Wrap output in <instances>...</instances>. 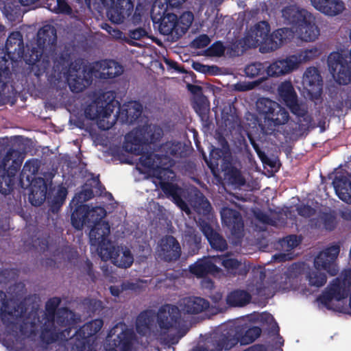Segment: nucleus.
Returning a JSON list of instances; mask_svg holds the SVG:
<instances>
[{
  "mask_svg": "<svg viewBox=\"0 0 351 351\" xmlns=\"http://www.w3.org/2000/svg\"><path fill=\"white\" fill-rule=\"evenodd\" d=\"M106 215V210L101 206L90 208L88 206V219L87 226H91L95 223L103 222L102 220Z\"/></svg>",
  "mask_w": 351,
  "mask_h": 351,
  "instance_id": "47",
  "label": "nucleus"
},
{
  "mask_svg": "<svg viewBox=\"0 0 351 351\" xmlns=\"http://www.w3.org/2000/svg\"><path fill=\"white\" fill-rule=\"evenodd\" d=\"M348 177L340 175L335 176L332 184L336 193L342 201L351 204V173H348Z\"/></svg>",
  "mask_w": 351,
  "mask_h": 351,
  "instance_id": "31",
  "label": "nucleus"
},
{
  "mask_svg": "<svg viewBox=\"0 0 351 351\" xmlns=\"http://www.w3.org/2000/svg\"><path fill=\"white\" fill-rule=\"evenodd\" d=\"M190 272L197 278H203L208 274H215L219 272L220 269L212 261L209 257L198 259L195 263L189 266Z\"/></svg>",
  "mask_w": 351,
  "mask_h": 351,
  "instance_id": "26",
  "label": "nucleus"
},
{
  "mask_svg": "<svg viewBox=\"0 0 351 351\" xmlns=\"http://www.w3.org/2000/svg\"><path fill=\"white\" fill-rule=\"evenodd\" d=\"M220 213L222 223L227 227L231 234L237 238H241L243 236L244 221L240 212L223 207Z\"/></svg>",
  "mask_w": 351,
  "mask_h": 351,
  "instance_id": "19",
  "label": "nucleus"
},
{
  "mask_svg": "<svg viewBox=\"0 0 351 351\" xmlns=\"http://www.w3.org/2000/svg\"><path fill=\"white\" fill-rule=\"evenodd\" d=\"M54 66L66 74V80L71 90L73 93L82 92L93 82L97 71L95 66L86 65L81 58L69 47H65L54 60Z\"/></svg>",
  "mask_w": 351,
  "mask_h": 351,
  "instance_id": "2",
  "label": "nucleus"
},
{
  "mask_svg": "<svg viewBox=\"0 0 351 351\" xmlns=\"http://www.w3.org/2000/svg\"><path fill=\"white\" fill-rule=\"evenodd\" d=\"M20 152L10 148L4 156L0 165V193L9 194L14 188L15 176L19 170L22 159L19 158Z\"/></svg>",
  "mask_w": 351,
  "mask_h": 351,
  "instance_id": "11",
  "label": "nucleus"
},
{
  "mask_svg": "<svg viewBox=\"0 0 351 351\" xmlns=\"http://www.w3.org/2000/svg\"><path fill=\"white\" fill-rule=\"evenodd\" d=\"M261 328L258 326H252L244 330L241 326L229 329L226 332L222 333L218 339L213 341L214 348H201L199 351H222L229 350L238 343L241 345H248L254 342L261 334Z\"/></svg>",
  "mask_w": 351,
  "mask_h": 351,
  "instance_id": "8",
  "label": "nucleus"
},
{
  "mask_svg": "<svg viewBox=\"0 0 351 351\" xmlns=\"http://www.w3.org/2000/svg\"><path fill=\"white\" fill-rule=\"evenodd\" d=\"M298 214L304 218H309L313 216L316 210L308 204H300L296 207Z\"/></svg>",
  "mask_w": 351,
  "mask_h": 351,
  "instance_id": "56",
  "label": "nucleus"
},
{
  "mask_svg": "<svg viewBox=\"0 0 351 351\" xmlns=\"http://www.w3.org/2000/svg\"><path fill=\"white\" fill-rule=\"evenodd\" d=\"M184 237L190 252L193 254H197L202 247L201 236L194 229H191L186 232Z\"/></svg>",
  "mask_w": 351,
  "mask_h": 351,
  "instance_id": "43",
  "label": "nucleus"
},
{
  "mask_svg": "<svg viewBox=\"0 0 351 351\" xmlns=\"http://www.w3.org/2000/svg\"><path fill=\"white\" fill-rule=\"evenodd\" d=\"M140 165L145 169L152 170L154 172L158 166L162 165L165 160H168L169 157L166 155L155 154L153 152H144L140 154Z\"/></svg>",
  "mask_w": 351,
  "mask_h": 351,
  "instance_id": "34",
  "label": "nucleus"
},
{
  "mask_svg": "<svg viewBox=\"0 0 351 351\" xmlns=\"http://www.w3.org/2000/svg\"><path fill=\"white\" fill-rule=\"evenodd\" d=\"M147 32L143 27H138L134 29L130 30L129 36L130 38L136 40H138L145 36Z\"/></svg>",
  "mask_w": 351,
  "mask_h": 351,
  "instance_id": "61",
  "label": "nucleus"
},
{
  "mask_svg": "<svg viewBox=\"0 0 351 351\" xmlns=\"http://www.w3.org/2000/svg\"><path fill=\"white\" fill-rule=\"evenodd\" d=\"M46 8L53 13L71 16L73 10L66 0H43Z\"/></svg>",
  "mask_w": 351,
  "mask_h": 351,
  "instance_id": "40",
  "label": "nucleus"
},
{
  "mask_svg": "<svg viewBox=\"0 0 351 351\" xmlns=\"http://www.w3.org/2000/svg\"><path fill=\"white\" fill-rule=\"evenodd\" d=\"M104 5H110L107 10L110 21L115 24L123 23L126 18L131 16L134 4L131 0H101Z\"/></svg>",
  "mask_w": 351,
  "mask_h": 351,
  "instance_id": "15",
  "label": "nucleus"
},
{
  "mask_svg": "<svg viewBox=\"0 0 351 351\" xmlns=\"http://www.w3.org/2000/svg\"><path fill=\"white\" fill-rule=\"evenodd\" d=\"M250 141L261 160L263 162H266L267 160H268V158L265 152L261 149L258 144L254 141V139L250 137Z\"/></svg>",
  "mask_w": 351,
  "mask_h": 351,
  "instance_id": "60",
  "label": "nucleus"
},
{
  "mask_svg": "<svg viewBox=\"0 0 351 351\" xmlns=\"http://www.w3.org/2000/svg\"><path fill=\"white\" fill-rule=\"evenodd\" d=\"M57 31L52 25L43 26L37 33L36 40L28 47L25 62L30 73L36 77L42 75L50 66L51 60L56 54Z\"/></svg>",
  "mask_w": 351,
  "mask_h": 351,
  "instance_id": "1",
  "label": "nucleus"
},
{
  "mask_svg": "<svg viewBox=\"0 0 351 351\" xmlns=\"http://www.w3.org/2000/svg\"><path fill=\"white\" fill-rule=\"evenodd\" d=\"M225 51V47L221 41H216L213 43L206 51V54L210 56H221Z\"/></svg>",
  "mask_w": 351,
  "mask_h": 351,
  "instance_id": "55",
  "label": "nucleus"
},
{
  "mask_svg": "<svg viewBox=\"0 0 351 351\" xmlns=\"http://www.w3.org/2000/svg\"><path fill=\"white\" fill-rule=\"evenodd\" d=\"M194 20L193 14L190 11L183 12L179 18L177 17L178 26L176 39H179L188 31Z\"/></svg>",
  "mask_w": 351,
  "mask_h": 351,
  "instance_id": "42",
  "label": "nucleus"
},
{
  "mask_svg": "<svg viewBox=\"0 0 351 351\" xmlns=\"http://www.w3.org/2000/svg\"><path fill=\"white\" fill-rule=\"evenodd\" d=\"M155 314L151 310H145L140 313L136 320V332L141 335L149 332L155 320Z\"/></svg>",
  "mask_w": 351,
  "mask_h": 351,
  "instance_id": "36",
  "label": "nucleus"
},
{
  "mask_svg": "<svg viewBox=\"0 0 351 351\" xmlns=\"http://www.w3.org/2000/svg\"><path fill=\"white\" fill-rule=\"evenodd\" d=\"M182 310L187 314H199L210 307L209 302L202 298L191 296L182 300Z\"/></svg>",
  "mask_w": 351,
  "mask_h": 351,
  "instance_id": "30",
  "label": "nucleus"
},
{
  "mask_svg": "<svg viewBox=\"0 0 351 351\" xmlns=\"http://www.w3.org/2000/svg\"><path fill=\"white\" fill-rule=\"evenodd\" d=\"M255 218L260 222L265 224H270L271 219L269 216L261 210H258L254 213Z\"/></svg>",
  "mask_w": 351,
  "mask_h": 351,
  "instance_id": "63",
  "label": "nucleus"
},
{
  "mask_svg": "<svg viewBox=\"0 0 351 351\" xmlns=\"http://www.w3.org/2000/svg\"><path fill=\"white\" fill-rule=\"evenodd\" d=\"M82 271L88 276L93 282L95 281L96 276L93 270V265L90 260L86 259V261L84 262L82 267Z\"/></svg>",
  "mask_w": 351,
  "mask_h": 351,
  "instance_id": "59",
  "label": "nucleus"
},
{
  "mask_svg": "<svg viewBox=\"0 0 351 351\" xmlns=\"http://www.w3.org/2000/svg\"><path fill=\"white\" fill-rule=\"evenodd\" d=\"M88 219V206L86 204L77 205L71 216L72 226L77 230H82L84 226H87Z\"/></svg>",
  "mask_w": 351,
  "mask_h": 351,
  "instance_id": "39",
  "label": "nucleus"
},
{
  "mask_svg": "<svg viewBox=\"0 0 351 351\" xmlns=\"http://www.w3.org/2000/svg\"><path fill=\"white\" fill-rule=\"evenodd\" d=\"M296 28L299 38L305 42H312L319 35V29L315 23V18L309 13Z\"/></svg>",
  "mask_w": 351,
  "mask_h": 351,
  "instance_id": "25",
  "label": "nucleus"
},
{
  "mask_svg": "<svg viewBox=\"0 0 351 351\" xmlns=\"http://www.w3.org/2000/svg\"><path fill=\"white\" fill-rule=\"evenodd\" d=\"M303 84L309 92L322 93V78L319 70L315 67H309L304 72Z\"/></svg>",
  "mask_w": 351,
  "mask_h": 351,
  "instance_id": "33",
  "label": "nucleus"
},
{
  "mask_svg": "<svg viewBox=\"0 0 351 351\" xmlns=\"http://www.w3.org/2000/svg\"><path fill=\"white\" fill-rule=\"evenodd\" d=\"M77 196L79 200L86 202L94 197V192L91 189H86L80 193Z\"/></svg>",
  "mask_w": 351,
  "mask_h": 351,
  "instance_id": "64",
  "label": "nucleus"
},
{
  "mask_svg": "<svg viewBox=\"0 0 351 351\" xmlns=\"http://www.w3.org/2000/svg\"><path fill=\"white\" fill-rule=\"evenodd\" d=\"M26 313V308L23 303L17 304L13 311L8 312V314L19 317H23Z\"/></svg>",
  "mask_w": 351,
  "mask_h": 351,
  "instance_id": "62",
  "label": "nucleus"
},
{
  "mask_svg": "<svg viewBox=\"0 0 351 351\" xmlns=\"http://www.w3.org/2000/svg\"><path fill=\"white\" fill-rule=\"evenodd\" d=\"M319 55L318 49L315 47L306 49L301 51L299 58L300 61L308 62L313 60Z\"/></svg>",
  "mask_w": 351,
  "mask_h": 351,
  "instance_id": "57",
  "label": "nucleus"
},
{
  "mask_svg": "<svg viewBox=\"0 0 351 351\" xmlns=\"http://www.w3.org/2000/svg\"><path fill=\"white\" fill-rule=\"evenodd\" d=\"M181 314L176 305L165 304L162 306L156 315V320L159 328L164 332L176 328L180 322Z\"/></svg>",
  "mask_w": 351,
  "mask_h": 351,
  "instance_id": "18",
  "label": "nucleus"
},
{
  "mask_svg": "<svg viewBox=\"0 0 351 351\" xmlns=\"http://www.w3.org/2000/svg\"><path fill=\"white\" fill-rule=\"evenodd\" d=\"M309 13L306 10L300 9L295 5L285 6L282 10V17L295 28L306 19V16Z\"/></svg>",
  "mask_w": 351,
  "mask_h": 351,
  "instance_id": "32",
  "label": "nucleus"
},
{
  "mask_svg": "<svg viewBox=\"0 0 351 351\" xmlns=\"http://www.w3.org/2000/svg\"><path fill=\"white\" fill-rule=\"evenodd\" d=\"M312 228L325 230L328 232L335 230L338 225L335 210L319 211L316 217L310 219Z\"/></svg>",
  "mask_w": 351,
  "mask_h": 351,
  "instance_id": "22",
  "label": "nucleus"
},
{
  "mask_svg": "<svg viewBox=\"0 0 351 351\" xmlns=\"http://www.w3.org/2000/svg\"><path fill=\"white\" fill-rule=\"evenodd\" d=\"M210 43V39L206 34H202L195 38L191 43V46L195 49H202L207 47Z\"/></svg>",
  "mask_w": 351,
  "mask_h": 351,
  "instance_id": "58",
  "label": "nucleus"
},
{
  "mask_svg": "<svg viewBox=\"0 0 351 351\" xmlns=\"http://www.w3.org/2000/svg\"><path fill=\"white\" fill-rule=\"evenodd\" d=\"M38 169L39 165L37 160H29L23 165L21 175L23 178L25 176L26 179L29 181L30 178L34 179L32 176L38 173Z\"/></svg>",
  "mask_w": 351,
  "mask_h": 351,
  "instance_id": "49",
  "label": "nucleus"
},
{
  "mask_svg": "<svg viewBox=\"0 0 351 351\" xmlns=\"http://www.w3.org/2000/svg\"><path fill=\"white\" fill-rule=\"evenodd\" d=\"M312 5L318 11L328 16H336L345 9L341 0H311Z\"/></svg>",
  "mask_w": 351,
  "mask_h": 351,
  "instance_id": "27",
  "label": "nucleus"
},
{
  "mask_svg": "<svg viewBox=\"0 0 351 351\" xmlns=\"http://www.w3.org/2000/svg\"><path fill=\"white\" fill-rule=\"evenodd\" d=\"M222 169L234 182H244V180L241 176V171L235 167H234L231 162V160L228 161L225 165H222Z\"/></svg>",
  "mask_w": 351,
  "mask_h": 351,
  "instance_id": "50",
  "label": "nucleus"
},
{
  "mask_svg": "<svg viewBox=\"0 0 351 351\" xmlns=\"http://www.w3.org/2000/svg\"><path fill=\"white\" fill-rule=\"evenodd\" d=\"M61 302V300L60 298L53 297L50 298L47 302L45 305V309L47 312V320H53L55 318V315L57 312V308Z\"/></svg>",
  "mask_w": 351,
  "mask_h": 351,
  "instance_id": "52",
  "label": "nucleus"
},
{
  "mask_svg": "<svg viewBox=\"0 0 351 351\" xmlns=\"http://www.w3.org/2000/svg\"><path fill=\"white\" fill-rule=\"evenodd\" d=\"M151 125L136 128L125 135L124 148L126 152L138 156L144 150V146L155 143L161 136L162 130Z\"/></svg>",
  "mask_w": 351,
  "mask_h": 351,
  "instance_id": "10",
  "label": "nucleus"
},
{
  "mask_svg": "<svg viewBox=\"0 0 351 351\" xmlns=\"http://www.w3.org/2000/svg\"><path fill=\"white\" fill-rule=\"evenodd\" d=\"M160 186L162 191L167 195L172 197L177 204L179 205L182 210H185L184 207L186 208L187 206L179 194L180 188L178 185L169 182H160Z\"/></svg>",
  "mask_w": 351,
  "mask_h": 351,
  "instance_id": "41",
  "label": "nucleus"
},
{
  "mask_svg": "<svg viewBox=\"0 0 351 351\" xmlns=\"http://www.w3.org/2000/svg\"><path fill=\"white\" fill-rule=\"evenodd\" d=\"M301 240L295 234H290L283 238L280 241L282 247H287V250H291L300 245Z\"/></svg>",
  "mask_w": 351,
  "mask_h": 351,
  "instance_id": "54",
  "label": "nucleus"
},
{
  "mask_svg": "<svg viewBox=\"0 0 351 351\" xmlns=\"http://www.w3.org/2000/svg\"><path fill=\"white\" fill-rule=\"evenodd\" d=\"M209 102L202 94L197 96L194 102V108L199 114H204L208 110Z\"/></svg>",
  "mask_w": 351,
  "mask_h": 351,
  "instance_id": "53",
  "label": "nucleus"
},
{
  "mask_svg": "<svg viewBox=\"0 0 351 351\" xmlns=\"http://www.w3.org/2000/svg\"><path fill=\"white\" fill-rule=\"evenodd\" d=\"M252 296L243 289H234L230 292L226 299V304L232 307H242L250 302Z\"/></svg>",
  "mask_w": 351,
  "mask_h": 351,
  "instance_id": "38",
  "label": "nucleus"
},
{
  "mask_svg": "<svg viewBox=\"0 0 351 351\" xmlns=\"http://www.w3.org/2000/svg\"><path fill=\"white\" fill-rule=\"evenodd\" d=\"M202 156L207 166L213 172L217 169L219 166V160L220 159H222L223 161V164L222 165H225L228 161L231 160L230 154L225 153L219 147H215L213 146H212L208 158L205 153L202 154Z\"/></svg>",
  "mask_w": 351,
  "mask_h": 351,
  "instance_id": "35",
  "label": "nucleus"
},
{
  "mask_svg": "<svg viewBox=\"0 0 351 351\" xmlns=\"http://www.w3.org/2000/svg\"><path fill=\"white\" fill-rule=\"evenodd\" d=\"M104 325L101 319H95L86 323L74 333L71 339V351H95L90 338L95 335Z\"/></svg>",
  "mask_w": 351,
  "mask_h": 351,
  "instance_id": "14",
  "label": "nucleus"
},
{
  "mask_svg": "<svg viewBox=\"0 0 351 351\" xmlns=\"http://www.w3.org/2000/svg\"><path fill=\"white\" fill-rule=\"evenodd\" d=\"M119 116H121L123 121L130 124L134 123L141 115L143 106L138 101H130L121 108L120 103L117 106Z\"/></svg>",
  "mask_w": 351,
  "mask_h": 351,
  "instance_id": "28",
  "label": "nucleus"
},
{
  "mask_svg": "<svg viewBox=\"0 0 351 351\" xmlns=\"http://www.w3.org/2000/svg\"><path fill=\"white\" fill-rule=\"evenodd\" d=\"M89 232L90 244L95 246L101 257L103 250H108L113 244L108 239L110 234V225L107 221L92 225Z\"/></svg>",
  "mask_w": 351,
  "mask_h": 351,
  "instance_id": "17",
  "label": "nucleus"
},
{
  "mask_svg": "<svg viewBox=\"0 0 351 351\" xmlns=\"http://www.w3.org/2000/svg\"><path fill=\"white\" fill-rule=\"evenodd\" d=\"M101 259L104 261L111 260L112 263L121 268L130 267L134 261L133 256L129 249H120L119 246L114 245L108 250H103Z\"/></svg>",
  "mask_w": 351,
  "mask_h": 351,
  "instance_id": "20",
  "label": "nucleus"
},
{
  "mask_svg": "<svg viewBox=\"0 0 351 351\" xmlns=\"http://www.w3.org/2000/svg\"><path fill=\"white\" fill-rule=\"evenodd\" d=\"M47 182L43 178H34L30 182L29 202L32 206H39L47 198Z\"/></svg>",
  "mask_w": 351,
  "mask_h": 351,
  "instance_id": "21",
  "label": "nucleus"
},
{
  "mask_svg": "<svg viewBox=\"0 0 351 351\" xmlns=\"http://www.w3.org/2000/svg\"><path fill=\"white\" fill-rule=\"evenodd\" d=\"M350 295L349 306L351 309V269L345 271L343 278L333 279L326 290L317 298V300L326 308L332 309V300L340 301Z\"/></svg>",
  "mask_w": 351,
  "mask_h": 351,
  "instance_id": "12",
  "label": "nucleus"
},
{
  "mask_svg": "<svg viewBox=\"0 0 351 351\" xmlns=\"http://www.w3.org/2000/svg\"><path fill=\"white\" fill-rule=\"evenodd\" d=\"M270 30L267 21H259L238 41L237 46L242 48V51L258 46L266 52L274 51L293 38V31L289 27L279 28L269 34Z\"/></svg>",
  "mask_w": 351,
  "mask_h": 351,
  "instance_id": "3",
  "label": "nucleus"
},
{
  "mask_svg": "<svg viewBox=\"0 0 351 351\" xmlns=\"http://www.w3.org/2000/svg\"><path fill=\"white\" fill-rule=\"evenodd\" d=\"M31 48L27 45V48ZM23 34L19 32H12L8 36L4 47L0 48V70L5 75L20 73L19 64L22 60L25 61V55Z\"/></svg>",
  "mask_w": 351,
  "mask_h": 351,
  "instance_id": "5",
  "label": "nucleus"
},
{
  "mask_svg": "<svg viewBox=\"0 0 351 351\" xmlns=\"http://www.w3.org/2000/svg\"><path fill=\"white\" fill-rule=\"evenodd\" d=\"M280 98L289 108L291 112L298 117L299 128L306 130L311 126L313 119L308 112L305 104L298 101L297 93L290 81L282 82L278 88Z\"/></svg>",
  "mask_w": 351,
  "mask_h": 351,
  "instance_id": "9",
  "label": "nucleus"
},
{
  "mask_svg": "<svg viewBox=\"0 0 351 351\" xmlns=\"http://www.w3.org/2000/svg\"><path fill=\"white\" fill-rule=\"evenodd\" d=\"M215 262L220 263L228 270H235L238 269L241 263L234 258H230L228 255H222L215 258Z\"/></svg>",
  "mask_w": 351,
  "mask_h": 351,
  "instance_id": "51",
  "label": "nucleus"
},
{
  "mask_svg": "<svg viewBox=\"0 0 351 351\" xmlns=\"http://www.w3.org/2000/svg\"><path fill=\"white\" fill-rule=\"evenodd\" d=\"M297 67V62L291 58L278 60L270 64L266 69L269 77H278L291 72Z\"/></svg>",
  "mask_w": 351,
  "mask_h": 351,
  "instance_id": "29",
  "label": "nucleus"
},
{
  "mask_svg": "<svg viewBox=\"0 0 351 351\" xmlns=\"http://www.w3.org/2000/svg\"><path fill=\"white\" fill-rule=\"evenodd\" d=\"M94 66L97 71L95 74L97 75L95 77L105 80L112 79L120 75L123 71V66L113 60H104L96 62Z\"/></svg>",
  "mask_w": 351,
  "mask_h": 351,
  "instance_id": "23",
  "label": "nucleus"
},
{
  "mask_svg": "<svg viewBox=\"0 0 351 351\" xmlns=\"http://www.w3.org/2000/svg\"><path fill=\"white\" fill-rule=\"evenodd\" d=\"M256 109L258 112L264 117L265 122L268 128H274L285 125L289 119L288 111L276 101L270 99L262 97L256 101ZM271 134L275 128H269Z\"/></svg>",
  "mask_w": 351,
  "mask_h": 351,
  "instance_id": "13",
  "label": "nucleus"
},
{
  "mask_svg": "<svg viewBox=\"0 0 351 351\" xmlns=\"http://www.w3.org/2000/svg\"><path fill=\"white\" fill-rule=\"evenodd\" d=\"M43 325L40 337L47 343L56 342L58 340L68 341L73 337L71 331L76 328L77 318L75 314L66 307H62L57 310L53 320H49Z\"/></svg>",
  "mask_w": 351,
  "mask_h": 351,
  "instance_id": "4",
  "label": "nucleus"
},
{
  "mask_svg": "<svg viewBox=\"0 0 351 351\" xmlns=\"http://www.w3.org/2000/svg\"><path fill=\"white\" fill-rule=\"evenodd\" d=\"M195 207L199 213L204 215L210 214L212 210V206L210 202L202 193L197 195L195 201Z\"/></svg>",
  "mask_w": 351,
  "mask_h": 351,
  "instance_id": "48",
  "label": "nucleus"
},
{
  "mask_svg": "<svg viewBox=\"0 0 351 351\" xmlns=\"http://www.w3.org/2000/svg\"><path fill=\"white\" fill-rule=\"evenodd\" d=\"M200 228L211 248L219 252H224L228 249L226 240L216 232L209 223L202 221L200 223Z\"/></svg>",
  "mask_w": 351,
  "mask_h": 351,
  "instance_id": "24",
  "label": "nucleus"
},
{
  "mask_svg": "<svg viewBox=\"0 0 351 351\" xmlns=\"http://www.w3.org/2000/svg\"><path fill=\"white\" fill-rule=\"evenodd\" d=\"M119 104L115 99V93L108 91L100 95L93 100L84 110L87 119L96 121L98 128L101 130H108L113 125V121H106L113 112Z\"/></svg>",
  "mask_w": 351,
  "mask_h": 351,
  "instance_id": "7",
  "label": "nucleus"
},
{
  "mask_svg": "<svg viewBox=\"0 0 351 351\" xmlns=\"http://www.w3.org/2000/svg\"><path fill=\"white\" fill-rule=\"evenodd\" d=\"M168 160H165L162 165L158 166L156 169L154 171V176L160 180V182H169V180H172L175 173L170 168L168 163Z\"/></svg>",
  "mask_w": 351,
  "mask_h": 351,
  "instance_id": "45",
  "label": "nucleus"
},
{
  "mask_svg": "<svg viewBox=\"0 0 351 351\" xmlns=\"http://www.w3.org/2000/svg\"><path fill=\"white\" fill-rule=\"evenodd\" d=\"M68 191L66 188L64 186H60L52 199L50 204V208L51 213H58L60 208L64 203Z\"/></svg>",
  "mask_w": 351,
  "mask_h": 351,
  "instance_id": "44",
  "label": "nucleus"
},
{
  "mask_svg": "<svg viewBox=\"0 0 351 351\" xmlns=\"http://www.w3.org/2000/svg\"><path fill=\"white\" fill-rule=\"evenodd\" d=\"M244 72L247 77L253 79L261 77V80H263L265 78L264 74L266 69L263 63L255 62L247 64L245 67Z\"/></svg>",
  "mask_w": 351,
  "mask_h": 351,
  "instance_id": "46",
  "label": "nucleus"
},
{
  "mask_svg": "<svg viewBox=\"0 0 351 351\" xmlns=\"http://www.w3.org/2000/svg\"><path fill=\"white\" fill-rule=\"evenodd\" d=\"M177 15L173 13H168L160 18L158 29L161 34L171 36L173 39H176L178 29Z\"/></svg>",
  "mask_w": 351,
  "mask_h": 351,
  "instance_id": "37",
  "label": "nucleus"
},
{
  "mask_svg": "<svg viewBox=\"0 0 351 351\" xmlns=\"http://www.w3.org/2000/svg\"><path fill=\"white\" fill-rule=\"evenodd\" d=\"M182 250L178 241L172 235H166L159 241L158 257L166 263H174L180 259Z\"/></svg>",
  "mask_w": 351,
  "mask_h": 351,
  "instance_id": "16",
  "label": "nucleus"
},
{
  "mask_svg": "<svg viewBox=\"0 0 351 351\" xmlns=\"http://www.w3.org/2000/svg\"><path fill=\"white\" fill-rule=\"evenodd\" d=\"M340 252V246L333 244L320 252L314 259L315 270H311L307 275L311 286L321 287L327 281L326 275L320 270L326 271L330 276H335L339 272L337 259Z\"/></svg>",
  "mask_w": 351,
  "mask_h": 351,
  "instance_id": "6",
  "label": "nucleus"
}]
</instances>
